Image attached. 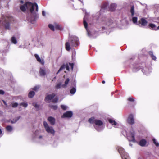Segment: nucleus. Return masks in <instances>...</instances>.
Segmentation results:
<instances>
[{
    "label": "nucleus",
    "instance_id": "1",
    "mask_svg": "<svg viewBox=\"0 0 159 159\" xmlns=\"http://www.w3.org/2000/svg\"><path fill=\"white\" fill-rule=\"evenodd\" d=\"M36 8V11L37 12L38 10V7L37 3H32L29 2H26L25 4L21 5L20 7L21 10L23 12L26 11V10H29L31 13L29 16H28L27 17V20L28 21L31 22L33 18L32 16V14H34V11L35 8Z\"/></svg>",
    "mask_w": 159,
    "mask_h": 159
},
{
    "label": "nucleus",
    "instance_id": "2",
    "mask_svg": "<svg viewBox=\"0 0 159 159\" xmlns=\"http://www.w3.org/2000/svg\"><path fill=\"white\" fill-rule=\"evenodd\" d=\"M43 125L46 131L49 133H51L53 135L55 134V131L52 127H50L47 122L45 121H43Z\"/></svg>",
    "mask_w": 159,
    "mask_h": 159
},
{
    "label": "nucleus",
    "instance_id": "3",
    "mask_svg": "<svg viewBox=\"0 0 159 159\" xmlns=\"http://www.w3.org/2000/svg\"><path fill=\"white\" fill-rule=\"evenodd\" d=\"M69 66H70L72 70L74 66L73 63H69V64H66V65L64 64L62 65L60 67L57 72V74H58L63 69H65V68H66L67 70L69 71Z\"/></svg>",
    "mask_w": 159,
    "mask_h": 159
},
{
    "label": "nucleus",
    "instance_id": "4",
    "mask_svg": "<svg viewBox=\"0 0 159 159\" xmlns=\"http://www.w3.org/2000/svg\"><path fill=\"white\" fill-rule=\"evenodd\" d=\"M70 43L71 46L76 47L79 45V41L77 38H73L71 40Z\"/></svg>",
    "mask_w": 159,
    "mask_h": 159
},
{
    "label": "nucleus",
    "instance_id": "5",
    "mask_svg": "<svg viewBox=\"0 0 159 159\" xmlns=\"http://www.w3.org/2000/svg\"><path fill=\"white\" fill-rule=\"evenodd\" d=\"M135 132L134 131H132L130 132V135L127 136V139L129 141L135 142Z\"/></svg>",
    "mask_w": 159,
    "mask_h": 159
},
{
    "label": "nucleus",
    "instance_id": "6",
    "mask_svg": "<svg viewBox=\"0 0 159 159\" xmlns=\"http://www.w3.org/2000/svg\"><path fill=\"white\" fill-rule=\"evenodd\" d=\"M148 23V21L144 18H141L140 20L139 21L138 25L140 26V25L141 26H145L147 25Z\"/></svg>",
    "mask_w": 159,
    "mask_h": 159
},
{
    "label": "nucleus",
    "instance_id": "7",
    "mask_svg": "<svg viewBox=\"0 0 159 159\" xmlns=\"http://www.w3.org/2000/svg\"><path fill=\"white\" fill-rule=\"evenodd\" d=\"M56 95L54 93H52V94H49L46 96L45 97L44 100L45 101L47 102V101L51 100L54 98L55 96Z\"/></svg>",
    "mask_w": 159,
    "mask_h": 159
},
{
    "label": "nucleus",
    "instance_id": "8",
    "mask_svg": "<svg viewBox=\"0 0 159 159\" xmlns=\"http://www.w3.org/2000/svg\"><path fill=\"white\" fill-rule=\"evenodd\" d=\"M73 115V113L71 111H68L64 113L62 116V117L70 118Z\"/></svg>",
    "mask_w": 159,
    "mask_h": 159
},
{
    "label": "nucleus",
    "instance_id": "9",
    "mask_svg": "<svg viewBox=\"0 0 159 159\" xmlns=\"http://www.w3.org/2000/svg\"><path fill=\"white\" fill-rule=\"evenodd\" d=\"M128 123L130 124L133 125L134 124V121L133 116L132 114H130L127 119Z\"/></svg>",
    "mask_w": 159,
    "mask_h": 159
},
{
    "label": "nucleus",
    "instance_id": "10",
    "mask_svg": "<svg viewBox=\"0 0 159 159\" xmlns=\"http://www.w3.org/2000/svg\"><path fill=\"white\" fill-rule=\"evenodd\" d=\"M48 120L52 125H54L55 124V120L54 117L52 116L49 117L48 118Z\"/></svg>",
    "mask_w": 159,
    "mask_h": 159
},
{
    "label": "nucleus",
    "instance_id": "11",
    "mask_svg": "<svg viewBox=\"0 0 159 159\" xmlns=\"http://www.w3.org/2000/svg\"><path fill=\"white\" fill-rule=\"evenodd\" d=\"M34 56L37 61L39 62L42 65H43L44 64V61L43 60L41 59L38 54H35Z\"/></svg>",
    "mask_w": 159,
    "mask_h": 159
},
{
    "label": "nucleus",
    "instance_id": "12",
    "mask_svg": "<svg viewBox=\"0 0 159 159\" xmlns=\"http://www.w3.org/2000/svg\"><path fill=\"white\" fill-rule=\"evenodd\" d=\"M116 5L115 4L112 3L111 4L109 7V10L111 11H114L116 8Z\"/></svg>",
    "mask_w": 159,
    "mask_h": 159
},
{
    "label": "nucleus",
    "instance_id": "13",
    "mask_svg": "<svg viewBox=\"0 0 159 159\" xmlns=\"http://www.w3.org/2000/svg\"><path fill=\"white\" fill-rule=\"evenodd\" d=\"M94 124L97 125L101 126L103 125V122L99 120L95 119L94 120Z\"/></svg>",
    "mask_w": 159,
    "mask_h": 159
},
{
    "label": "nucleus",
    "instance_id": "14",
    "mask_svg": "<svg viewBox=\"0 0 159 159\" xmlns=\"http://www.w3.org/2000/svg\"><path fill=\"white\" fill-rule=\"evenodd\" d=\"M39 73L41 76H44L46 75L45 70L42 68H40L39 70Z\"/></svg>",
    "mask_w": 159,
    "mask_h": 159
},
{
    "label": "nucleus",
    "instance_id": "15",
    "mask_svg": "<svg viewBox=\"0 0 159 159\" xmlns=\"http://www.w3.org/2000/svg\"><path fill=\"white\" fill-rule=\"evenodd\" d=\"M146 141L144 139H142L139 142V145L141 146H144L146 144Z\"/></svg>",
    "mask_w": 159,
    "mask_h": 159
},
{
    "label": "nucleus",
    "instance_id": "16",
    "mask_svg": "<svg viewBox=\"0 0 159 159\" xmlns=\"http://www.w3.org/2000/svg\"><path fill=\"white\" fill-rule=\"evenodd\" d=\"M118 151L119 153L121 154V157H122V156H125L126 157V156H128L127 154L125 155H123V153H124V151L123 149L122 148H118Z\"/></svg>",
    "mask_w": 159,
    "mask_h": 159
},
{
    "label": "nucleus",
    "instance_id": "17",
    "mask_svg": "<svg viewBox=\"0 0 159 159\" xmlns=\"http://www.w3.org/2000/svg\"><path fill=\"white\" fill-rule=\"evenodd\" d=\"M35 94V93L33 91H30L28 94V97L30 98H32Z\"/></svg>",
    "mask_w": 159,
    "mask_h": 159
},
{
    "label": "nucleus",
    "instance_id": "18",
    "mask_svg": "<svg viewBox=\"0 0 159 159\" xmlns=\"http://www.w3.org/2000/svg\"><path fill=\"white\" fill-rule=\"evenodd\" d=\"M148 54L152 58V60H153L155 61L156 60V57L153 55V52L152 51H149L148 52Z\"/></svg>",
    "mask_w": 159,
    "mask_h": 159
},
{
    "label": "nucleus",
    "instance_id": "19",
    "mask_svg": "<svg viewBox=\"0 0 159 159\" xmlns=\"http://www.w3.org/2000/svg\"><path fill=\"white\" fill-rule=\"evenodd\" d=\"M70 44V43L69 42H66L65 43V48L66 50L67 51H69L71 49Z\"/></svg>",
    "mask_w": 159,
    "mask_h": 159
},
{
    "label": "nucleus",
    "instance_id": "20",
    "mask_svg": "<svg viewBox=\"0 0 159 159\" xmlns=\"http://www.w3.org/2000/svg\"><path fill=\"white\" fill-rule=\"evenodd\" d=\"M70 81L69 78H67L65 82V84L62 85V87L63 88H66L67 87V85L68 84Z\"/></svg>",
    "mask_w": 159,
    "mask_h": 159
},
{
    "label": "nucleus",
    "instance_id": "21",
    "mask_svg": "<svg viewBox=\"0 0 159 159\" xmlns=\"http://www.w3.org/2000/svg\"><path fill=\"white\" fill-rule=\"evenodd\" d=\"M130 12L131 13V16H134V5L131 6V9Z\"/></svg>",
    "mask_w": 159,
    "mask_h": 159
},
{
    "label": "nucleus",
    "instance_id": "22",
    "mask_svg": "<svg viewBox=\"0 0 159 159\" xmlns=\"http://www.w3.org/2000/svg\"><path fill=\"white\" fill-rule=\"evenodd\" d=\"M108 120L109 122L111 125H116L117 124L116 122L112 119H109Z\"/></svg>",
    "mask_w": 159,
    "mask_h": 159
},
{
    "label": "nucleus",
    "instance_id": "23",
    "mask_svg": "<svg viewBox=\"0 0 159 159\" xmlns=\"http://www.w3.org/2000/svg\"><path fill=\"white\" fill-rule=\"evenodd\" d=\"M107 3L106 2H104L103 3L101 7V9H105L107 8Z\"/></svg>",
    "mask_w": 159,
    "mask_h": 159
},
{
    "label": "nucleus",
    "instance_id": "24",
    "mask_svg": "<svg viewBox=\"0 0 159 159\" xmlns=\"http://www.w3.org/2000/svg\"><path fill=\"white\" fill-rule=\"evenodd\" d=\"M55 28L56 29H57L58 30H61L62 29V27L58 24L55 25Z\"/></svg>",
    "mask_w": 159,
    "mask_h": 159
},
{
    "label": "nucleus",
    "instance_id": "25",
    "mask_svg": "<svg viewBox=\"0 0 159 159\" xmlns=\"http://www.w3.org/2000/svg\"><path fill=\"white\" fill-rule=\"evenodd\" d=\"M11 41L14 44H16L17 43V40L14 36H13L11 38Z\"/></svg>",
    "mask_w": 159,
    "mask_h": 159
},
{
    "label": "nucleus",
    "instance_id": "26",
    "mask_svg": "<svg viewBox=\"0 0 159 159\" xmlns=\"http://www.w3.org/2000/svg\"><path fill=\"white\" fill-rule=\"evenodd\" d=\"M95 119L94 117H91V118L89 119V122L91 124L94 123V120Z\"/></svg>",
    "mask_w": 159,
    "mask_h": 159
},
{
    "label": "nucleus",
    "instance_id": "27",
    "mask_svg": "<svg viewBox=\"0 0 159 159\" xmlns=\"http://www.w3.org/2000/svg\"><path fill=\"white\" fill-rule=\"evenodd\" d=\"M6 129L8 131L11 132L13 128L12 126L8 125L6 127Z\"/></svg>",
    "mask_w": 159,
    "mask_h": 159
},
{
    "label": "nucleus",
    "instance_id": "28",
    "mask_svg": "<svg viewBox=\"0 0 159 159\" xmlns=\"http://www.w3.org/2000/svg\"><path fill=\"white\" fill-rule=\"evenodd\" d=\"M20 118V116H19L16 118L15 120L13 119L11 121V122L12 124L15 123L17 122Z\"/></svg>",
    "mask_w": 159,
    "mask_h": 159
},
{
    "label": "nucleus",
    "instance_id": "29",
    "mask_svg": "<svg viewBox=\"0 0 159 159\" xmlns=\"http://www.w3.org/2000/svg\"><path fill=\"white\" fill-rule=\"evenodd\" d=\"M76 91V88L74 87H73L70 90V93L71 94H74Z\"/></svg>",
    "mask_w": 159,
    "mask_h": 159
},
{
    "label": "nucleus",
    "instance_id": "30",
    "mask_svg": "<svg viewBox=\"0 0 159 159\" xmlns=\"http://www.w3.org/2000/svg\"><path fill=\"white\" fill-rule=\"evenodd\" d=\"M48 27L52 31H54L55 26H54L53 25L49 24L48 25Z\"/></svg>",
    "mask_w": 159,
    "mask_h": 159
},
{
    "label": "nucleus",
    "instance_id": "31",
    "mask_svg": "<svg viewBox=\"0 0 159 159\" xmlns=\"http://www.w3.org/2000/svg\"><path fill=\"white\" fill-rule=\"evenodd\" d=\"M49 107L51 108H52L54 110H56L57 108V105H49Z\"/></svg>",
    "mask_w": 159,
    "mask_h": 159
},
{
    "label": "nucleus",
    "instance_id": "32",
    "mask_svg": "<svg viewBox=\"0 0 159 159\" xmlns=\"http://www.w3.org/2000/svg\"><path fill=\"white\" fill-rule=\"evenodd\" d=\"M152 141L153 143L157 147H158L159 146V144L157 142L156 139L155 138L152 139Z\"/></svg>",
    "mask_w": 159,
    "mask_h": 159
},
{
    "label": "nucleus",
    "instance_id": "33",
    "mask_svg": "<svg viewBox=\"0 0 159 159\" xmlns=\"http://www.w3.org/2000/svg\"><path fill=\"white\" fill-rule=\"evenodd\" d=\"M83 23H84V27L87 30V27H88L87 23L86 22V21L85 20H84Z\"/></svg>",
    "mask_w": 159,
    "mask_h": 159
},
{
    "label": "nucleus",
    "instance_id": "34",
    "mask_svg": "<svg viewBox=\"0 0 159 159\" xmlns=\"http://www.w3.org/2000/svg\"><path fill=\"white\" fill-rule=\"evenodd\" d=\"M62 87V85H61V83H59L56 85L55 87L57 89L60 88Z\"/></svg>",
    "mask_w": 159,
    "mask_h": 159
},
{
    "label": "nucleus",
    "instance_id": "35",
    "mask_svg": "<svg viewBox=\"0 0 159 159\" xmlns=\"http://www.w3.org/2000/svg\"><path fill=\"white\" fill-rule=\"evenodd\" d=\"M132 21L134 23H137V18L136 17H133L132 18Z\"/></svg>",
    "mask_w": 159,
    "mask_h": 159
},
{
    "label": "nucleus",
    "instance_id": "36",
    "mask_svg": "<svg viewBox=\"0 0 159 159\" xmlns=\"http://www.w3.org/2000/svg\"><path fill=\"white\" fill-rule=\"evenodd\" d=\"M58 101V98H55L52 101V102L53 103H56Z\"/></svg>",
    "mask_w": 159,
    "mask_h": 159
},
{
    "label": "nucleus",
    "instance_id": "37",
    "mask_svg": "<svg viewBox=\"0 0 159 159\" xmlns=\"http://www.w3.org/2000/svg\"><path fill=\"white\" fill-rule=\"evenodd\" d=\"M6 29H9L10 27L9 24L8 22H7L5 25Z\"/></svg>",
    "mask_w": 159,
    "mask_h": 159
},
{
    "label": "nucleus",
    "instance_id": "38",
    "mask_svg": "<svg viewBox=\"0 0 159 159\" xmlns=\"http://www.w3.org/2000/svg\"><path fill=\"white\" fill-rule=\"evenodd\" d=\"M127 100L128 101L131 102H134V99L133 97H129L128 98Z\"/></svg>",
    "mask_w": 159,
    "mask_h": 159
},
{
    "label": "nucleus",
    "instance_id": "39",
    "mask_svg": "<svg viewBox=\"0 0 159 159\" xmlns=\"http://www.w3.org/2000/svg\"><path fill=\"white\" fill-rule=\"evenodd\" d=\"M18 106V103H14L12 104V107L13 108L16 107Z\"/></svg>",
    "mask_w": 159,
    "mask_h": 159
},
{
    "label": "nucleus",
    "instance_id": "40",
    "mask_svg": "<svg viewBox=\"0 0 159 159\" xmlns=\"http://www.w3.org/2000/svg\"><path fill=\"white\" fill-rule=\"evenodd\" d=\"M39 87H40L39 86H36L33 89L35 91H37Z\"/></svg>",
    "mask_w": 159,
    "mask_h": 159
},
{
    "label": "nucleus",
    "instance_id": "41",
    "mask_svg": "<svg viewBox=\"0 0 159 159\" xmlns=\"http://www.w3.org/2000/svg\"><path fill=\"white\" fill-rule=\"evenodd\" d=\"M20 105L22 106H23L25 107H26L27 106V103L25 102H22L20 103Z\"/></svg>",
    "mask_w": 159,
    "mask_h": 159
},
{
    "label": "nucleus",
    "instance_id": "42",
    "mask_svg": "<svg viewBox=\"0 0 159 159\" xmlns=\"http://www.w3.org/2000/svg\"><path fill=\"white\" fill-rule=\"evenodd\" d=\"M33 104L36 108H39V106L37 103H33Z\"/></svg>",
    "mask_w": 159,
    "mask_h": 159
},
{
    "label": "nucleus",
    "instance_id": "43",
    "mask_svg": "<svg viewBox=\"0 0 159 159\" xmlns=\"http://www.w3.org/2000/svg\"><path fill=\"white\" fill-rule=\"evenodd\" d=\"M61 107L63 110H65L67 109L66 106L64 105H61Z\"/></svg>",
    "mask_w": 159,
    "mask_h": 159
},
{
    "label": "nucleus",
    "instance_id": "44",
    "mask_svg": "<svg viewBox=\"0 0 159 159\" xmlns=\"http://www.w3.org/2000/svg\"><path fill=\"white\" fill-rule=\"evenodd\" d=\"M126 157L125 156H122V159H130V158L128 156H126Z\"/></svg>",
    "mask_w": 159,
    "mask_h": 159
},
{
    "label": "nucleus",
    "instance_id": "45",
    "mask_svg": "<svg viewBox=\"0 0 159 159\" xmlns=\"http://www.w3.org/2000/svg\"><path fill=\"white\" fill-rule=\"evenodd\" d=\"M4 94V92L2 90H0V94Z\"/></svg>",
    "mask_w": 159,
    "mask_h": 159
},
{
    "label": "nucleus",
    "instance_id": "46",
    "mask_svg": "<svg viewBox=\"0 0 159 159\" xmlns=\"http://www.w3.org/2000/svg\"><path fill=\"white\" fill-rule=\"evenodd\" d=\"M42 14L43 16H45V12L44 11H42Z\"/></svg>",
    "mask_w": 159,
    "mask_h": 159
},
{
    "label": "nucleus",
    "instance_id": "47",
    "mask_svg": "<svg viewBox=\"0 0 159 159\" xmlns=\"http://www.w3.org/2000/svg\"><path fill=\"white\" fill-rule=\"evenodd\" d=\"M95 128L97 131H100V129H99V127H95Z\"/></svg>",
    "mask_w": 159,
    "mask_h": 159
},
{
    "label": "nucleus",
    "instance_id": "48",
    "mask_svg": "<svg viewBox=\"0 0 159 159\" xmlns=\"http://www.w3.org/2000/svg\"><path fill=\"white\" fill-rule=\"evenodd\" d=\"M42 137H43L41 135L39 136V139H41V138H42Z\"/></svg>",
    "mask_w": 159,
    "mask_h": 159
},
{
    "label": "nucleus",
    "instance_id": "49",
    "mask_svg": "<svg viewBox=\"0 0 159 159\" xmlns=\"http://www.w3.org/2000/svg\"><path fill=\"white\" fill-rule=\"evenodd\" d=\"M20 2L21 3L23 4L24 3V1L22 0H21L20 1Z\"/></svg>",
    "mask_w": 159,
    "mask_h": 159
},
{
    "label": "nucleus",
    "instance_id": "50",
    "mask_svg": "<svg viewBox=\"0 0 159 159\" xmlns=\"http://www.w3.org/2000/svg\"><path fill=\"white\" fill-rule=\"evenodd\" d=\"M2 134V131L1 129H0V134Z\"/></svg>",
    "mask_w": 159,
    "mask_h": 159
},
{
    "label": "nucleus",
    "instance_id": "51",
    "mask_svg": "<svg viewBox=\"0 0 159 159\" xmlns=\"http://www.w3.org/2000/svg\"><path fill=\"white\" fill-rule=\"evenodd\" d=\"M102 83L104 84L105 83V81L104 80H103L102 82Z\"/></svg>",
    "mask_w": 159,
    "mask_h": 159
},
{
    "label": "nucleus",
    "instance_id": "52",
    "mask_svg": "<svg viewBox=\"0 0 159 159\" xmlns=\"http://www.w3.org/2000/svg\"><path fill=\"white\" fill-rule=\"evenodd\" d=\"M4 103L5 105H6V103L5 102H4Z\"/></svg>",
    "mask_w": 159,
    "mask_h": 159
}]
</instances>
